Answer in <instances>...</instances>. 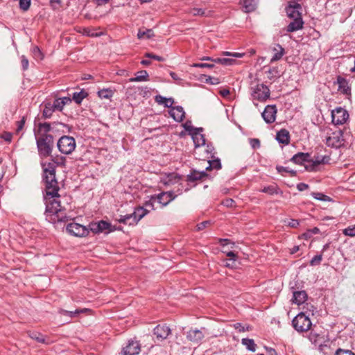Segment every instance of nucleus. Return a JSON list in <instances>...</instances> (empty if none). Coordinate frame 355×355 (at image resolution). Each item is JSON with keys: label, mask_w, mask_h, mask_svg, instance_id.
Segmentation results:
<instances>
[{"label": "nucleus", "mask_w": 355, "mask_h": 355, "mask_svg": "<svg viewBox=\"0 0 355 355\" xmlns=\"http://www.w3.org/2000/svg\"><path fill=\"white\" fill-rule=\"evenodd\" d=\"M330 159L331 158L329 155L315 156L313 159L310 158V164L306 166V169L310 171H315L317 170V166L320 164H328Z\"/></svg>", "instance_id": "obj_13"}, {"label": "nucleus", "mask_w": 355, "mask_h": 355, "mask_svg": "<svg viewBox=\"0 0 355 355\" xmlns=\"http://www.w3.org/2000/svg\"><path fill=\"white\" fill-rule=\"evenodd\" d=\"M66 230L69 234L77 237H83L89 234L88 227L77 223H69Z\"/></svg>", "instance_id": "obj_8"}, {"label": "nucleus", "mask_w": 355, "mask_h": 355, "mask_svg": "<svg viewBox=\"0 0 355 355\" xmlns=\"http://www.w3.org/2000/svg\"><path fill=\"white\" fill-rule=\"evenodd\" d=\"M53 162H42L43 181L45 184V200L46 209L45 218L51 223L65 222L69 220L66 213V208L62 205L58 194L59 186L55 178V164L64 166L66 158L62 156H51Z\"/></svg>", "instance_id": "obj_1"}, {"label": "nucleus", "mask_w": 355, "mask_h": 355, "mask_svg": "<svg viewBox=\"0 0 355 355\" xmlns=\"http://www.w3.org/2000/svg\"><path fill=\"white\" fill-rule=\"evenodd\" d=\"M227 256L230 257V261H233V263L235 262L236 259L237 258V255L232 251H230L227 253Z\"/></svg>", "instance_id": "obj_62"}, {"label": "nucleus", "mask_w": 355, "mask_h": 355, "mask_svg": "<svg viewBox=\"0 0 355 355\" xmlns=\"http://www.w3.org/2000/svg\"><path fill=\"white\" fill-rule=\"evenodd\" d=\"M207 176L208 175L205 171H202L199 172L196 170H191V173L187 177V180L188 182H193L197 180H202Z\"/></svg>", "instance_id": "obj_21"}, {"label": "nucleus", "mask_w": 355, "mask_h": 355, "mask_svg": "<svg viewBox=\"0 0 355 355\" xmlns=\"http://www.w3.org/2000/svg\"><path fill=\"white\" fill-rule=\"evenodd\" d=\"M335 355H355L351 350L338 349L335 353Z\"/></svg>", "instance_id": "obj_53"}, {"label": "nucleus", "mask_w": 355, "mask_h": 355, "mask_svg": "<svg viewBox=\"0 0 355 355\" xmlns=\"http://www.w3.org/2000/svg\"><path fill=\"white\" fill-rule=\"evenodd\" d=\"M274 55H272L270 62H274L282 59L285 53L284 49L279 44H276L272 48Z\"/></svg>", "instance_id": "obj_23"}, {"label": "nucleus", "mask_w": 355, "mask_h": 355, "mask_svg": "<svg viewBox=\"0 0 355 355\" xmlns=\"http://www.w3.org/2000/svg\"><path fill=\"white\" fill-rule=\"evenodd\" d=\"M243 8L245 9V12H246L254 11L257 8L256 0H244Z\"/></svg>", "instance_id": "obj_35"}, {"label": "nucleus", "mask_w": 355, "mask_h": 355, "mask_svg": "<svg viewBox=\"0 0 355 355\" xmlns=\"http://www.w3.org/2000/svg\"><path fill=\"white\" fill-rule=\"evenodd\" d=\"M153 334L159 341H162L171 334V329L166 324H158L153 329Z\"/></svg>", "instance_id": "obj_14"}, {"label": "nucleus", "mask_w": 355, "mask_h": 355, "mask_svg": "<svg viewBox=\"0 0 355 355\" xmlns=\"http://www.w3.org/2000/svg\"><path fill=\"white\" fill-rule=\"evenodd\" d=\"M193 67H196V68H209V69H211V68L214 67V64H209V63L198 62V63H194L193 64Z\"/></svg>", "instance_id": "obj_52"}, {"label": "nucleus", "mask_w": 355, "mask_h": 355, "mask_svg": "<svg viewBox=\"0 0 355 355\" xmlns=\"http://www.w3.org/2000/svg\"><path fill=\"white\" fill-rule=\"evenodd\" d=\"M250 144L253 148H258L260 147V141L258 139H252L250 140Z\"/></svg>", "instance_id": "obj_56"}, {"label": "nucleus", "mask_w": 355, "mask_h": 355, "mask_svg": "<svg viewBox=\"0 0 355 355\" xmlns=\"http://www.w3.org/2000/svg\"><path fill=\"white\" fill-rule=\"evenodd\" d=\"M343 234L346 236H355V225L352 226H349L343 230Z\"/></svg>", "instance_id": "obj_49"}, {"label": "nucleus", "mask_w": 355, "mask_h": 355, "mask_svg": "<svg viewBox=\"0 0 355 355\" xmlns=\"http://www.w3.org/2000/svg\"><path fill=\"white\" fill-rule=\"evenodd\" d=\"M152 36H153V32L151 29H139L137 33V37L139 39H143L144 37L150 38Z\"/></svg>", "instance_id": "obj_41"}, {"label": "nucleus", "mask_w": 355, "mask_h": 355, "mask_svg": "<svg viewBox=\"0 0 355 355\" xmlns=\"http://www.w3.org/2000/svg\"><path fill=\"white\" fill-rule=\"evenodd\" d=\"M176 198V195L173 191L162 192L156 196H152L151 200L146 202V207H149L153 209V200H157L158 202L163 206L167 205L170 202Z\"/></svg>", "instance_id": "obj_7"}, {"label": "nucleus", "mask_w": 355, "mask_h": 355, "mask_svg": "<svg viewBox=\"0 0 355 355\" xmlns=\"http://www.w3.org/2000/svg\"><path fill=\"white\" fill-rule=\"evenodd\" d=\"M207 83H209L211 85H217L219 83V80L216 78H212L209 76L208 79H207Z\"/></svg>", "instance_id": "obj_63"}, {"label": "nucleus", "mask_w": 355, "mask_h": 355, "mask_svg": "<svg viewBox=\"0 0 355 355\" xmlns=\"http://www.w3.org/2000/svg\"><path fill=\"white\" fill-rule=\"evenodd\" d=\"M269 88L263 83L257 84L251 87V96L253 99L260 102H264L270 98Z\"/></svg>", "instance_id": "obj_5"}, {"label": "nucleus", "mask_w": 355, "mask_h": 355, "mask_svg": "<svg viewBox=\"0 0 355 355\" xmlns=\"http://www.w3.org/2000/svg\"><path fill=\"white\" fill-rule=\"evenodd\" d=\"M307 311L298 313L292 320L293 328L298 332L309 331L312 325Z\"/></svg>", "instance_id": "obj_3"}, {"label": "nucleus", "mask_w": 355, "mask_h": 355, "mask_svg": "<svg viewBox=\"0 0 355 355\" xmlns=\"http://www.w3.org/2000/svg\"><path fill=\"white\" fill-rule=\"evenodd\" d=\"M87 309H78L75 311H67L62 309H59L58 313H60L62 315H67L70 318H75L77 317L80 313H85L87 311Z\"/></svg>", "instance_id": "obj_27"}, {"label": "nucleus", "mask_w": 355, "mask_h": 355, "mask_svg": "<svg viewBox=\"0 0 355 355\" xmlns=\"http://www.w3.org/2000/svg\"><path fill=\"white\" fill-rule=\"evenodd\" d=\"M52 105H53V108L55 109V110H58V111H62L64 106L60 98H56L52 103Z\"/></svg>", "instance_id": "obj_46"}, {"label": "nucleus", "mask_w": 355, "mask_h": 355, "mask_svg": "<svg viewBox=\"0 0 355 355\" xmlns=\"http://www.w3.org/2000/svg\"><path fill=\"white\" fill-rule=\"evenodd\" d=\"M113 95V92L110 89H103L98 92V96L101 98L109 99Z\"/></svg>", "instance_id": "obj_40"}, {"label": "nucleus", "mask_w": 355, "mask_h": 355, "mask_svg": "<svg viewBox=\"0 0 355 355\" xmlns=\"http://www.w3.org/2000/svg\"><path fill=\"white\" fill-rule=\"evenodd\" d=\"M155 101L159 105H164L165 107L171 108L174 103L173 98H166L161 95H157L155 97Z\"/></svg>", "instance_id": "obj_26"}, {"label": "nucleus", "mask_w": 355, "mask_h": 355, "mask_svg": "<svg viewBox=\"0 0 355 355\" xmlns=\"http://www.w3.org/2000/svg\"><path fill=\"white\" fill-rule=\"evenodd\" d=\"M60 98L61 99L64 105H67V104L71 103V101H72V98H71L70 97H68V96L62 97V98Z\"/></svg>", "instance_id": "obj_64"}, {"label": "nucleus", "mask_w": 355, "mask_h": 355, "mask_svg": "<svg viewBox=\"0 0 355 355\" xmlns=\"http://www.w3.org/2000/svg\"><path fill=\"white\" fill-rule=\"evenodd\" d=\"M210 223V222L209 220H205V221H203L199 224L197 225V230L198 231L200 230H202L203 229H205L209 224Z\"/></svg>", "instance_id": "obj_57"}, {"label": "nucleus", "mask_w": 355, "mask_h": 355, "mask_svg": "<svg viewBox=\"0 0 355 355\" xmlns=\"http://www.w3.org/2000/svg\"><path fill=\"white\" fill-rule=\"evenodd\" d=\"M301 8L302 6L300 3L297 2H290L288 6L286 8L288 17L293 19L298 17H302L301 13L300 12Z\"/></svg>", "instance_id": "obj_15"}, {"label": "nucleus", "mask_w": 355, "mask_h": 355, "mask_svg": "<svg viewBox=\"0 0 355 355\" xmlns=\"http://www.w3.org/2000/svg\"><path fill=\"white\" fill-rule=\"evenodd\" d=\"M261 192L266 193L269 195L274 194H283V191L279 188L277 184L269 185L267 187H264L261 190Z\"/></svg>", "instance_id": "obj_29"}, {"label": "nucleus", "mask_w": 355, "mask_h": 355, "mask_svg": "<svg viewBox=\"0 0 355 355\" xmlns=\"http://www.w3.org/2000/svg\"><path fill=\"white\" fill-rule=\"evenodd\" d=\"M187 12L193 16L200 17H210L212 15V11L198 8H189Z\"/></svg>", "instance_id": "obj_24"}, {"label": "nucleus", "mask_w": 355, "mask_h": 355, "mask_svg": "<svg viewBox=\"0 0 355 355\" xmlns=\"http://www.w3.org/2000/svg\"><path fill=\"white\" fill-rule=\"evenodd\" d=\"M47 124L50 125L51 126V132H55V131H62V132H64V130L63 128H67L68 125L63 123H61V122H53V123H47Z\"/></svg>", "instance_id": "obj_37"}, {"label": "nucleus", "mask_w": 355, "mask_h": 355, "mask_svg": "<svg viewBox=\"0 0 355 355\" xmlns=\"http://www.w3.org/2000/svg\"><path fill=\"white\" fill-rule=\"evenodd\" d=\"M204 337L202 331L198 329H191L187 333V340L194 343H200Z\"/></svg>", "instance_id": "obj_16"}, {"label": "nucleus", "mask_w": 355, "mask_h": 355, "mask_svg": "<svg viewBox=\"0 0 355 355\" xmlns=\"http://www.w3.org/2000/svg\"><path fill=\"white\" fill-rule=\"evenodd\" d=\"M308 188H309V185L306 183L301 182V183L297 184V189L300 191H305Z\"/></svg>", "instance_id": "obj_60"}, {"label": "nucleus", "mask_w": 355, "mask_h": 355, "mask_svg": "<svg viewBox=\"0 0 355 355\" xmlns=\"http://www.w3.org/2000/svg\"><path fill=\"white\" fill-rule=\"evenodd\" d=\"M326 144L328 146L336 148L342 146L344 144L343 132L341 130H338L332 132L327 137Z\"/></svg>", "instance_id": "obj_9"}, {"label": "nucleus", "mask_w": 355, "mask_h": 355, "mask_svg": "<svg viewBox=\"0 0 355 355\" xmlns=\"http://www.w3.org/2000/svg\"><path fill=\"white\" fill-rule=\"evenodd\" d=\"M338 85V91L344 94H350L351 89L349 86L348 81L340 76L337 77V80L335 83Z\"/></svg>", "instance_id": "obj_18"}, {"label": "nucleus", "mask_w": 355, "mask_h": 355, "mask_svg": "<svg viewBox=\"0 0 355 355\" xmlns=\"http://www.w3.org/2000/svg\"><path fill=\"white\" fill-rule=\"evenodd\" d=\"M88 96V92L85 89H81L80 92H74L72 95V101L78 105H80L84 98Z\"/></svg>", "instance_id": "obj_30"}, {"label": "nucleus", "mask_w": 355, "mask_h": 355, "mask_svg": "<svg viewBox=\"0 0 355 355\" xmlns=\"http://www.w3.org/2000/svg\"><path fill=\"white\" fill-rule=\"evenodd\" d=\"M32 54H33V58L35 60H42L43 59V54L41 52V51L39 49V47L37 46H35L33 47V49H32Z\"/></svg>", "instance_id": "obj_43"}, {"label": "nucleus", "mask_w": 355, "mask_h": 355, "mask_svg": "<svg viewBox=\"0 0 355 355\" xmlns=\"http://www.w3.org/2000/svg\"><path fill=\"white\" fill-rule=\"evenodd\" d=\"M332 122L335 125L344 124L349 118V114L345 109L337 107L331 112Z\"/></svg>", "instance_id": "obj_10"}, {"label": "nucleus", "mask_w": 355, "mask_h": 355, "mask_svg": "<svg viewBox=\"0 0 355 355\" xmlns=\"http://www.w3.org/2000/svg\"><path fill=\"white\" fill-rule=\"evenodd\" d=\"M20 59H21V64L23 71H26L28 69V65H29V62H28V58H26V56L23 55L20 57Z\"/></svg>", "instance_id": "obj_51"}, {"label": "nucleus", "mask_w": 355, "mask_h": 355, "mask_svg": "<svg viewBox=\"0 0 355 355\" xmlns=\"http://www.w3.org/2000/svg\"><path fill=\"white\" fill-rule=\"evenodd\" d=\"M145 56L146 58H152L159 62H163L164 60V58L163 57L157 55L155 54H153V53H146L145 54Z\"/></svg>", "instance_id": "obj_54"}, {"label": "nucleus", "mask_w": 355, "mask_h": 355, "mask_svg": "<svg viewBox=\"0 0 355 355\" xmlns=\"http://www.w3.org/2000/svg\"><path fill=\"white\" fill-rule=\"evenodd\" d=\"M311 196L316 200H321V201H326V202H330L331 201V198L327 196V195H324L322 193H319V192H312L311 193Z\"/></svg>", "instance_id": "obj_42"}, {"label": "nucleus", "mask_w": 355, "mask_h": 355, "mask_svg": "<svg viewBox=\"0 0 355 355\" xmlns=\"http://www.w3.org/2000/svg\"><path fill=\"white\" fill-rule=\"evenodd\" d=\"M208 163H209V166L206 167V170H212V169L218 170V169L221 168L220 160L218 158L208 161Z\"/></svg>", "instance_id": "obj_38"}, {"label": "nucleus", "mask_w": 355, "mask_h": 355, "mask_svg": "<svg viewBox=\"0 0 355 355\" xmlns=\"http://www.w3.org/2000/svg\"><path fill=\"white\" fill-rule=\"evenodd\" d=\"M183 127L185 130L189 132V133L192 136L196 146L204 145L205 144V139L204 138V136L200 134V131L202 130V128L193 127L190 121H186L183 124Z\"/></svg>", "instance_id": "obj_6"}, {"label": "nucleus", "mask_w": 355, "mask_h": 355, "mask_svg": "<svg viewBox=\"0 0 355 355\" xmlns=\"http://www.w3.org/2000/svg\"><path fill=\"white\" fill-rule=\"evenodd\" d=\"M288 226L291 227L295 228L300 225V221L297 219H291L288 223Z\"/></svg>", "instance_id": "obj_59"}, {"label": "nucleus", "mask_w": 355, "mask_h": 355, "mask_svg": "<svg viewBox=\"0 0 355 355\" xmlns=\"http://www.w3.org/2000/svg\"><path fill=\"white\" fill-rule=\"evenodd\" d=\"M277 109L275 105L266 106L261 116L266 123L270 124L275 121Z\"/></svg>", "instance_id": "obj_12"}, {"label": "nucleus", "mask_w": 355, "mask_h": 355, "mask_svg": "<svg viewBox=\"0 0 355 355\" xmlns=\"http://www.w3.org/2000/svg\"><path fill=\"white\" fill-rule=\"evenodd\" d=\"M28 335L32 339L36 340L38 343H45V338H44V336L40 332H37V331L29 332Z\"/></svg>", "instance_id": "obj_39"}, {"label": "nucleus", "mask_w": 355, "mask_h": 355, "mask_svg": "<svg viewBox=\"0 0 355 355\" xmlns=\"http://www.w3.org/2000/svg\"><path fill=\"white\" fill-rule=\"evenodd\" d=\"M276 169L277 171L279 172V173H282V172H288V173H291L292 174H295V172L293 171H288L287 168L286 167H284V166H277L276 167Z\"/></svg>", "instance_id": "obj_58"}, {"label": "nucleus", "mask_w": 355, "mask_h": 355, "mask_svg": "<svg viewBox=\"0 0 355 355\" xmlns=\"http://www.w3.org/2000/svg\"><path fill=\"white\" fill-rule=\"evenodd\" d=\"M55 109L53 108L51 102L45 103L42 111V117L44 119H49L52 116Z\"/></svg>", "instance_id": "obj_32"}, {"label": "nucleus", "mask_w": 355, "mask_h": 355, "mask_svg": "<svg viewBox=\"0 0 355 355\" xmlns=\"http://www.w3.org/2000/svg\"><path fill=\"white\" fill-rule=\"evenodd\" d=\"M235 62L234 60L230 58H216L214 62L221 64L223 65H232Z\"/></svg>", "instance_id": "obj_44"}, {"label": "nucleus", "mask_w": 355, "mask_h": 355, "mask_svg": "<svg viewBox=\"0 0 355 355\" xmlns=\"http://www.w3.org/2000/svg\"><path fill=\"white\" fill-rule=\"evenodd\" d=\"M148 73L146 70L138 71L136 76L130 79V82H141L148 80Z\"/></svg>", "instance_id": "obj_33"}, {"label": "nucleus", "mask_w": 355, "mask_h": 355, "mask_svg": "<svg viewBox=\"0 0 355 355\" xmlns=\"http://www.w3.org/2000/svg\"><path fill=\"white\" fill-rule=\"evenodd\" d=\"M141 351V345L138 340L130 339L127 345L123 347V355H138Z\"/></svg>", "instance_id": "obj_11"}, {"label": "nucleus", "mask_w": 355, "mask_h": 355, "mask_svg": "<svg viewBox=\"0 0 355 355\" xmlns=\"http://www.w3.org/2000/svg\"><path fill=\"white\" fill-rule=\"evenodd\" d=\"M169 114L177 122L182 121L185 117L184 109L180 105L171 107Z\"/></svg>", "instance_id": "obj_17"}, {"label": "nucleus", "mask_w": 355, "mask_h": 355, "mask_svg": "<svg viewBox=\"0 0 355 355\" xmlns=\"http://www.w3.org/2000/svg\"><path fill=\"white\" fill-rule=\"evenodd\" d=\"M6 141L10 142L12 135L10 132H4L1 137Z\"/></svg>", "instance_id": "obj_61"}, {"label": "nucleus", "mask_w": 355, "mask_h": 355, "mask_svg": "<svg viewBox=\"0 0 355 355\" xmlns=\"http://www.w3.org/2000/svg\"><path fill=\"white\" fill-rule=\"evenodd\" d=\"M25 123H26V117L25 116H23L20 121L17 122V132H19L24 128Z\"/></svg>", "instance_id": "obj_55"}, {"label": "nucleus", "mask_w": 355, "mask_h": 355, "mask_svg": "<svg viewBox=\"0 0 355 355\" xmlns=\"http://www.w3.org/2000/svg\"><path fill=\"white\" fill-rule=\"evenodd\" d=\"M50 125L47 122L39 123L37 128H34V135L38 155L40 158L44 159L51 156L54 147L53 136L49 132L51 131Z\"/></svg>", "instance_id": "obj_2"}, {"label": "nucleus", "mask_w": 355, "mask_h": 355, "mask_svg": "<svg viewBox=\"0 0 355 355\" xmlns=\"http://www.w3.org/2000/svg\"><path fill=\"white\" fill-rule=\"evenodd\" d=\"M290 133L286 129H281L277 132L276 139L280 144L288 145L290 143Z\"/></svg>", "instance_id": "obj_19"}, {"label": "nucleus", "mask_w": 355, "mask_h": 355, "mask_svg": "<svg viewBox=\"0 0 355 355\" xmlns=\"http://www.w3.org/2000/svg\"><path fill=\"white\" fill-rule=\"evenodd\" d=\"M148 210L142 207H139L135 209L133 215L135 216L137 223H138L142 218H144L148 213Z\"/></svg>", "instance_id": "obj_34"}, {"label": "nucleus", "mask_w": 355, "mask_h": 355, "mask_svg": "<svg viewBox=\"0 0 355 355\" xmlns=\"http://www.w3.org/2000/svg\"><path fill=\"white\" fill-rule=\"evenodd\" d=\"M89 232L91 231L94 234H98L101 233V230L99 229L98 223H91L89 225Z\"/></svg>", "instance_id": "obj_48"}, {"label": "nucleus", "mask_w": 355, "mask_h": 355, "mask_svg": "<svg viewBox=\"0 0 355 355\" xmlns=\"http://www.w3.org/2000/svg\"><path fill=\"white\" fill-rule=\"evenodd\" d=\"M303 20L302 17L294 19L286 28L287 32L292 33L299 31L303 28Z\"/></svg>", "instance_id": "obj_20"}, {"label": "nucleus", "mask_w": 355, "mask_h": 355, "mask_svg": "<svg viewBox=\"0 0 355 355\" xmlns=\"http://www.w3.org/2000/svg\"><path fill=\"white\" fill-rule=\"evenodd\" d=\"M307 299V294L304 291H295L293 295V302L301 304L305 302Z\"/></svg>", "instance_id": "obj_25"}, {"label": "nucleus", "mask_w": 355, "mask_h": 355, "mask_svg": "<svg viewBox=\"0 0 355 355\" xmlns=\"http://www.w3.org/2000/svg\"><path fill=\"white\" fill-rule=\"evenodd\" d=\"M76 146L75 139L71 136H62L57 143L58 150L64 155L71 154L75 150Z\"/></svg>", "instance_id": "obj_4"}, {"label": "nucleus", "mask_w": 355, "mask_h": 355, "mask_svg": "<svg viewBox=\"0 0 355 355\" xmlns=\"http://www.w3.org/2000/svg\"><path fill=\"white\" fill-rule=\"evenodd\" d=\"M309 340L313 343L315 345L321 346L322 342L324 341V338L319 334H317L312 330L309 335Z\"/></svg>", "instance_id": "obj_31"}, {"label": "nucleus", "mask_w": 355, "mask_h": 355, "mask_svg": "<svg viewBox=\"0 0 355 355\" xmlns=\"http://www.w3.org/2000/svg\"><path fill=\"white\" fill-rule=\"evenodd\" d=\"M99 225V229L101 230V232H103L105 230H109L110 232V227L111 224L108 222H106L105 220H100L98 222Z\"/></svg>", "instance_id": "obj_45"}, {"label": "nucleus", "mask_w": 355, "mask_h": 355, "mask_svg": "<svg viewBox=\"0 0 355 355\" xmlns=\"http://www.w3.org/2000/svg\"><path fill=\"white\" fill-rule=\"evenodd\" d=\"M19 8L24 10L26 11L30 8L31 0H19Z\"/></svg>", "instance_id": "obj_47"}, {"label": "nucleus", "mask_w": 355, "mask_h": 355, "mask_svg": "<svg viewBox=\"0 0 355 355\" xmlns=\"http://www.w3.org/2000/svg\"><path fill=\"white\" fill-rule=\"evenodd\" d=\"M118 221L120 223H123L128 225H134L137 223L135 219V216L133 215V213L130 214H126L125 216H120V218L118 219Z\"/></svg>", "instance_id": "obj_28"}, {"label": "nucleus", "mask_w": 355, "mask_h": 355, "mask_svg": "<svg viewBox=\"0 0 355 355\" xmlns=\"http://www.w3.org/2000/svg\"><path fill=\"white\" fill-rule=\"evenodd\" d=\"M241 343L245 346V347L250 352H255L257 349V345L255 344L253 339L250 338H243Z\"/></svg>", "instance_id": "obj_36"}, {"label": "nucleus", "mask_w": 355, "mask_h": 355, "mask_svg": "<svg viewBox=\"0 0 355 355\" xmlns=\"http://www.w3.org/2000/svg\"><path fill=\"white\" fill-rule=\"evenodd\" d=\"M310 157L309 153H298L293 156L291 161L297 164H302L303 162L309 163Z\"/></svg>", "instance_id": "obj_22"}, {"label": "nucleus", "mask_w": 355, "mask_h": 355, "mask_svg": "<svg viewBox=\"0 0 355 355\" xmlns=\"http://www.w3.org/2000/svg\"><path fill=\"white\" fill-rule=\"evenodd\" d=\"M322 259V254L315 255L310 261V265L311 266L319 265Z\"/></svg>", "instance_id": "obj_50"}]
</instances>
